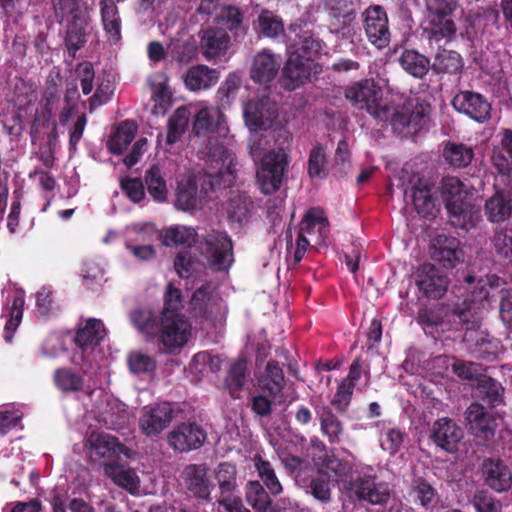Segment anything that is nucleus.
<instances>
[{
  "label": "nucleus",
  "instance_id": "nucleus-1",
  "mask_svg": "<svg viewBox=\"0 0 512 512\" xmlns=\"http://www.w3.org/2000/svg\"><path fill=\"white\" fill-rule=\"evenodd\" d=\"M344 97L352 106L367 111L375 119L389 121L393 131L401 138H409L428 129L430 104L422 101L412 107L391 109L382 104L383 90L372 78L361 79L346 86Z\"/></svg>",
  "mask_w": 512,
  "mask_h": 512
},
{
  "label": "nucleus",
  "instance_id": "nucleus-2",
  "mask_svg": "<svg viewBox=\"0 0 512 512\" xmlns=\"http://www.w3.org/2000/svg\"><path fill=\"white\" fill-rule=\"evenodd\" d=\"M207 149L204 174L183 180L177 186L175 206L179 210L193 211L201 208L211 199L216 187L229 186L235 180L233 152L216 142H210Z\"/></svg>",
  "mask_w": 512,
  "mask_h": 512
},
{
  "label": "nucleus",
  "instance_id": "nucleus-3",
  "mask_svg": "<svg viewBox=\"0 0 512 512\" xmlns=\"http://www.w3.org/2000/svg\"><path fill=\"white\" fill-rule=\"evenodd\" d=\"M499 278L495 275L486 279H479L469 297L453 308L454 322L465 330L463 342L469 353L483 361H495L502 351L500 340L480 330V317L476 309L484 306L494 295L491 294L497 287Z\"/></svg>",
  "mask_w": 512,
  "mask_h": 512
},
{
  "label": "nucleus",
  "instance_id": "nucleus-4",
  "mask_svg": "<svg viewBox=\"0 0 512 512\" xmlns=\"http://www.w3.org/2000/svg\"><path fill=\"white\" fill-rule=\"evenodd\" d=\"M427 26L424 34L429 43L440 45L451 42L457 32L455 13L459 8L457 0H425Z\"/></svg>",
  "mask_w": 512,
  "mask_h": 512
},
{
  "label": "nucleus",
  "instance_id": "nucleus-5",
  "mask_svg": "<svg viewBox=\"0 0 512 512\" xmlns=\"http://www.w3.org/2000/svg\"><path fill=\"white\" fill-rule=\"evenodd\" d=\"M289 157L284 149L271 150L263 155L258 165V189L270 195L277 192L285 179Z\"/></svg>",
  "mask_w": 512,
  "mask_h": 512
},
{
  "label": "nucleus",
  "instance_id": "nucleus-6",
  "mask_svg": "<svg viewBox=\"0 0 512 512\" xmlns=\"http://www.w3.org/2000/svg\"><path fill=\"white\" fill-rule=\"evenodd\" d=\"M453 109L479 124H485L492 118V104L488 98L473 90H459L451 100Z\"/></svg>",
  "mask_w": 512,
  "mask_h": 512
},
{
  "label": "nucleus",
  "instance_id": "nucleus-7",
  "mask_svg": "<svg viewBox=\"0 0 512 512\" xmlns=\"http://www.w3.org/2000/svg\"><path fill=\"white\" fill-rule=\"evenodd\" d=\"M284 386L282 367L276 360L268 361L265 373L258 377V389L268 393V397L258 394V416L264 417L271 414L272 404L280 396Z\"/></svg>",
  "mask_w": 512,
  "mask_h": 512
},
{
  "label": "nucleus",
  "instance_id": "nucleus-8",
  "mask_svg": "<svg viewBox=\"0 0 512 512\" xmlns=\"http://www.w3.org/2000/svg\"><path fill=\"white\" fill-rule=\"evenodd\" d=\"M87 449L90 460L102 464L104 469L107 462H116L121 454L127 458L132 454L116 437L106 433H91L87 440Z\"/></svg>",
  "mask_w": 512,
  "mask_h": 512
},
{
  "label": "nucleus",
  "instance_id": "nucleus-9",
  "mask_svg": "<svg viewBox=\"0 0 512 512\" xmlns=\"http://www.w3.org/2000/svg\"><path fill=\"white\" fill-rule=\"evenodd\" d=\"M232 241L225 232L208 233L201 245V251L215 270H226L233 263Z\"/></svg>",
  "mask_w": 512,
  "mask_h": 512
},
{
  "label": "nucleus",
  "instance_id": "nucleus-10",
  "mask_svg": "<svg viewBox=\"0 0 512 512\" xmlns=\"http://www.w3.org/2000/svg\"><path fill=\"white\" fill-rule=\"evenodd\" d=\"M348 490L357 500L372 505H383L390 498L389 485L376 475H359L349 482Z\"/></svg>",
  "mask_w": 512,
  "mask_h": 512
},
{
  "label": "nucleus",
  "instance_id": "nucleus-11",
  "mask_svg": "<svg viewBox=\"0 0 512 512\" xmlns=\"http://www.w3.org/2000/svg\"><path fill=\"white\" fill-rule=\"evenodd\" d=\"M363 17L365 34L370 43L379 49L387 47L391 33L385 9L380 5L369 6Z\"/></svg>",
  "mask_w": 512,
  "mask_h": 512
},
{
  "label": "nucleus",
  "instance_id": "nucleus-12",
  "mask_svg": "<svg viewBox=\"0 0 512 512\" xmlns=\"http://www.w3.org/2000/svg\"><path fill=\"white\" fill-rule=\"evenodd\" d=\"M434 185L427 179L419 178L410 190H405V197H410L415 211L428 220L437 217L440 203L433 194Z\"/></svg>",
  "mask_w": 512,
  "mask_h": 512
},
{
  "label": "nucleus",
  "instance_id": "nucleus-13",
  "mask_svg": "<svg viewBox=\"0 0 512 512\" xmlns=\"http://www.w3.org/2000/svg\"><path fill=\"white\" fill-rule=\"evenodd\" d=\"M191 332V324L183 315H168L161 319L159 339L167 350L173 351L188 342Z\"/></svg>",
  "mask_w": 512,
  "mask_h": 512
},
{
  "label": "nucleus",
  "instance_id": "nucleus-14",
  "mask_svg": "<svg viewBox=\"0 0 512 512\" xmlns=\"http://www.w3.org/2000/svg\"><path fill=\"white\" fill-rule=\"evenodd\" d=\"M316 68L314 61L301 58L299 53H291L282 69V87L294 91L309 80L312 72L317 73Z\"/></svg>",
  "mask_w": 512,
  "mask_h": 512
},
{
  "label": "nucleus",
  "instance_id": "nucleus-15",
  "mask_svg": "<svg viewBox=\"0 0 512 512\" xmlns=\"http://www.w3.org/2000/svg\"><path fill=\"white\" fill-rule=\"evenodd\" d=\"M462 438L461 427L449 417L437 419L430 430V440L447 453H455Z\"/></svg>",
  "mask_w": 512,
  "mask_h": 512
},
{
  "label": "nucleus",
  "instance_id": "nucleus-16",
  "mask_svg": "<svg viewBox=\"0 0 512 512\" xmlns=\"http://www.w3.org/2000/svg\"><path fill=\"white\" fill-rule=\"evenodd\" d=\"M416 284L424 296L437 300L447 292L449 280L435 265L424 264L418 270Z\"/></svg>",
  "mask_w": 512,
  "mask_h": 512
},
{
  "label": "nucleus",
  "instance_id": "nucleus-17",
  "mask_svg": "<svg viewBox=\"0 0 512 512\" xmlns=\"http://www.w3.org/2000/svg\"><path fill=\"white\" fill-rule=\"evenodd\" d=\"M172 419V407L169 403L163 402L155 406L144 407L139 419V426L146 436L153 437L165 430Z\"/></svg>",
  "mask_w": 512,
  "mask_h": 512
},
{
  "label": "nucleus",
  "instance_id": "nucleus-18",
  "mask_svg": "<svg viewBox=\"0 0 512 512\" xmlns=\"http://www.w3.org/2000/svg\"><path fill=\"white\" fill-rule=\"evenodd\" d=\"M206 440L205 431L196 423H182L168 434V443L176 451L197 449Z\"/></svg>",
  "mask_w": 512,
  "mask_h": 512
},
{
  "label": "nucleus",
  "instance_id": "nucleus-19",
  "mask_svg": "<svg viewBox=\"0 0 512 512\" xmlns=\"http://www.w3.org/2000/svg\"><path fill=\"white\" fill-rule=\"evenodd\" d=\"M139 239L152 241L159 237L153 225H145L138 230ZM162 244L165 246L191 245L196 238V232L191 227L173 226L165 229L160 235Z\"/></svg>",
  "mask_w": 512,
  "mask_h": 512
},
{
  "label": "nucleus",
  "instance_id": "nucleus-20",
  "mask_svg": "<svg viewBox=\"0 0 512 512\" xmlns=\"http://www.w3.org/2000/svg\"><path fill=\"white\" fill-rule=\"evenodd\" d=\"M481 472L485 484L498 493L508 491L512 486L511 470L500 458L484 459Z\"/></svg>",
  "mask_w": 512,
  "mask_h": 512
},
{
  "label": "nucleus",
  "instance_id": "nucleus-21",
  "mask_svg": "<svg viewBox=\"0 0 512 512\" xmlns=\"http://www.w3.org/2000/svg\"><path fill=\"white\" fill-rule=\"evenodd\" d=\"M465 421L470 434L483 440L494 436L496 421L483 405L472 403L465 412Z\"/></svg>",
  "mask_w": 512,
  "mask_h": 512
},
{
  "label": "nucleus",
  "instance_id": "nucleus-22",
  "mask_svg": "<svg viewBox=\"0 0 512 512\" xmlns=\"http://www.w3.org/2000/svg\"><path fill=\"white\" fill-rule=\"evenodd\" d=\"M446 211L451 226L464 232L474 229L481 220V210L470 198L455 205L451 204Z\"/></svg>",
  "mask_w": 512,
  "mask_h": 512
},
{
  "label": "nucleus",
  "instance_id": "nucleus-23",
  "mask_svg": "<svg viewBox=\"0 0 512 512\" xmlns=\"http://www.w3.org/2000/svg\"><path fill=\"white\" fill-rule=\"evenodd\" d=\"M463 252L460 241L453 236L438 235L431 246V258L444 268H454L461 260Z\"/></svg>",
  "mask_w": 512,
  "mask_h": 512
},
{
  "label": "nucleus",
  "instance_id": "nucleus-24",
  "mask_svg": "<svg viewBox=\"0 0 512 512\" xmlns=\"http://www.w3.org/2000/svg\"><path fill=\"white\" fill-rule=\"evenodd\" d=\"M104 474L116 486L124 489L132 495H136L140 490V477L135 469L130 466L119 462H107L104 469Z\"/></svg>",
  "mask_w": 512,
  "mask_h": 512
},
{
  "label": "nucleus",
  "instance_id": "nucleus-25",
  "mask_svg": "<svg viewBox=\"0 0 512 512\" xmlns=\"http://www.w3.org/2000/svg\"><path fill=\"white\" fill-rule=\"evenodd\" d=\"M484 211L488 221L492 223L508 220L512 216V191L497 188L486 200Z\"/></svg>",
  "mask_w": 512,
  "mask_h": 512
},
{
  "label": "nucleus",
  "instance_id": "nucleus-26",
  "mask_svg": "<svg viewBox=\"0 0 512 512\" xmlns=\"http://www.w3.org/2000/svg\"><path fill=\"white\" fill-rule=\"evenodd\" d=\"M315 413L320 423L323 436L327 437L329 444H339L344 434V425L332 409L325 404L316 405Z\"/></svg>",
  "mask_w": 512,
  "mask_h": 512
},
{
  "label": "nucleus",
  "instance_id": "nucleus-27",
  "mask_svg": "<svg viewBox=\"0 0 512 512\" xmlns=\"http://www.w3.org/2000/svg\"><path fill=\"white\" fill-rule=\"evenodd\" d=\"M183 80L188 90L196 92L214 86L219 80V74L217 70L199 64L190 67Z\"/></svg>",
  "mask_w": 512,
  "mask_h": 512
},
{
  "label": "nucleus",
  "instance_id": "nucleus-28",
  "mask_svg": "<svg viewBox=\"0 0 512 512\" xmlns=\"http://www.w3.org/2000/svg\"><path fill=\"white\" fill-rule=\"evenodd\" d=\"M105 336V328L101 320L88 319L84 325H80L76 336L75 343L83 353L93 350Z\"/></svg>",
  "mask_w": 512,
  "mask_h": 512
},
{
  "label": "nucleus",
  "instance_id": "nucleus-29",
  "mask_svg": "<svg viewBox=\"0 0 512 512\" xmlns=\"http://www.w3.org/2000/svg\"><path fill=\"white\" fill-rule=\"evenodd\" d=\"M492 163L499 174L509 176L512 172V129L502 130L498 146L494 147Z\"/></svg>",
  "mask_w": 512,
  "mask_h": 512
},
{
  "label": "nucleus",
  "instance_id": "nucleus-30",
  "mask_svg": "<svg viewBox=\"0 0 512 512\" xmlns=\"http://www.w3.org/2000/svg\"><path fill=\"white\" fill-rule=\"evenodd\" d=\"M184 479L187 489L195 496L209 499L210 483L207 479V468L205 465H189L185 468Z\"/></svg>",
  "mask_w": 512,
  "mask_h": 512
},
{
  "label": "nucleus",
  "instance_id": "nucleus-31",
  "mask_svg": "<svg viewBox=\"0 0 512 512\" xmlns=\"http://www.w3.org/2000/svg\"><path fill=\"white\" fill-rule=\"evenodd\" d=\"M328 15L335 19L342 28L349 26L356 18L354 0H319Z\"/></svg>",
  "mask_w": 512,
  "mask_h": 512
},
{
  "label": "nucleus",
  "instance_id": "nucleus-32",
  "mask_svg": "<svg viewBox=\"0 0 512 512\" xmlns=\"http://www.w3.org/2000/svg\"><path fill=\"white\" fill-rule=\"evenodd\" d=\"M314 463L317 466L319 475L336 481L342 480L351 470L348 462L340 460L334 454L319 456L317 459H314Z\"/></svg>",
  "mask_w": 512,
  "mask_h": 512
},
{
  "label": "nucleus",
  "instance_id": "nucleus-33",
  "mask_svg": "<svg viewBox=\"0 0 512 512\" xmlns=\"http://www.w3.org/2000/svg\"><path fill=\"white\" fill-rule=\"evenodd\" d=\"M442 155L450 167L461 169L471 164L474 158V151L472 147L464 143L447 141L444 144Z\"/></svg>",
  "mask_w": 512,
  "mask_h": 512
},
{
  "label": "nucleus",
  "instance_id": "nucleus-34",
  "mask_svg": "<svg viewBox=\"0 0 512 512\" xmlns=\"http://www.w3.org/2000/svg\"><path fill=\"white\" fill-rule=\"evenodd\" d=\"M464 67L462 56L453 50L440 49L434 56L431 69L436 74L454 75Z\"/></svg>",
  "mask_w": 512,
  "mask_h": 512
},
{
  "label": "nucleus",
  "instance_id": "nucleus-35",
  "mask_svg": "<svg viewBox=\"0 0 512 512\" xmlns=\"http://www.w3.org/2000/svg\"><path fill=\"white\" fill-rule=\"evenodd\" d=\"M399 64L414 78H424L431 69L430 59L413 49H405L399 57Z\"/></svg>",
  "mask_w": 512,
  "mask_h": 512
},
{
  "label": "nucleus",
  "instance_id": "nucleus-36",
  "mask_svg": "<svg viewBox=\"0 0 512 512\" xmlns=\"http://www.w3.org/2000/svg\"><path fill=\"white\" fill-rule=\"evenodd\" d=\"M252 205V200L245 192L233 190L223 204V209L230 220L240 223L250 214Z\"/></svg>",
  "mask_w": 512,
  "mask_h": 512
},
{
  "label": "nucleus",
  "instance_id": "nucleus-37",
  "mask_svg": "<svg viewBox=\"0 0 512 512\" xmlns=\"http://www.w3.org/2000/svg\"><path fill=\"white\" fill-rule=\"evenodd\" d=\"M439 190L445 209L450 208L451 204L455 205L469 198L464 183L455 176L444 177L441 180Z\"/></svg>",
  "mask_w": 512,
  "mask_h": 512
},
{
  "label": "nucleus",
  "instance_id": "nucleus-38",
  "mask_svg": "<svg viewBox=\"0 0 512 512\" xmlns=\"http://www.w3.org/2000/svg\"><path fill=\"white\" fill-rule=\"evenodd\" d=\"M229 45V36L222 29H208L201 39L204 56L211 59L225 52Z\"/></svg>",
  "mask_w": 512,
  "mask_h": 512
},
{
  "label": "nucleus",
  "instance_id": "nucleus-39",
  "mask_svg": "<svg viewBox=\"0 0 512 512\" xmlns=\"http://www.w3.org/2000/svg\"><path fill=\"white\" fill-rule=\"evenodd\" d=\"M223 113L216 107H203L194 116L192 129L195 134L213 132L223 121Z\"/></svg>",
  "mask_w": 512,
  "mask_h": 512
},
{
  "label": "nucleus",
  "instance_id": "nucleus-40",
  "mask_svg": "<svg viewBox=\"0 0 512 512\" xmlns=\"http://www.w3.org/2000/svg\"><path fill=\"white\" fill-rule=\"evenodd\" d=\"M101 19L106 33L113 41H118L121 37V19L118 8L114 0H102Z\"/></svg>",
  "mask_w": 512,
  "mask_h": 512
},
{
  "label": "nucleus",
  "instance_id": "nucleus-41",
  "mask_svg": "<svg viewBox=\"0 0 512 512\" xmlns=\"http://www.w3.org/2000/svg\"><path fill=\"white\" fill-rule=\"evenodd\" d=\"M137 125L133 121H124L119 124L108 140V147L114 154H121L134 140Z\"/></svg>",
  "mask_w": 512,
  "mask_h": 512
},
{
  "label": "nucleus",
  "instance_id": "nucleus-42",
  "mask_svg": "<svg viewBox=\"0 0 512 512\" xmlns=\"http://www.w3.org/2000/svg\"><path fill=\"white\" fill-rule=\"evenodd\" d=\"M289 31L295 33L299 40L296 42L298 48L293 53H299V56L307 61H314V58L321 52L322 45L319 40L305 32L300 35L301 24L295 22L289 26Z\"/></svg>",
  "mask_w": 512,
  "mask_h": 512
},
{
  "label": "nucleus",
  "instance_id": "nucleus-43",
  "mask_svg": "<svg viewBox=\"0 0 512 512\" xmlns=\"http://www.w3.org/2000/svg\"><path fill=\"white\" fill-rule=\"evenodd\" d=\"M477 397L490 407H496L503 402L504 388L495 379L483 376L477 386Z\"/></svg>",
  "mask_w": 512,
  "mask_h": 512
},
{
  "label": "nucleus",
  "instance_id": "nucleus-44",
  "mask_svg": "<svg viewBox=\"0 0 512 512\" xmlns=\"http://www.w3.org/2000/svg\"><path fill=\"white\" fill-rule=\"evenodd\" d=\"M191 112L188 107L182 106L176 109L168 121V131L166 141L168 144H174L181 139L186 132L190 122Z\"/></svg>",
  "mask_w": 512,
  "mask_h": 512
},
{
  "label": "nucleus",
  "instance_id": "nucleus-45",
  "mask_svg": "<svg viewBox=\"0 0 512 512\" xmlns=\"http://www.w3.org/2000/svg\"><path fill=\"white\" fill-rule=\"evenodd\" d=\"M307 174L312 179H325L329 174L328 158L325 148L317 143L310 150L307 162Z\"/></svg>",
  "mask_w": 512,
  "mask_h": 512
},
{
  "label": "nucleus",
  "instance_id": "nucleus-46",
  "mask_svg": "<svg viewBox=\"0 0 512 512\" xmlns=\"http://www.w3.org/2000/svg\"><path fill=\"white\" fill-rule=\"evenodd\" d=\"M281 58L266 50L258 52V83L272 81L280 68Z\"/></svg>",
  "mask_w": 512,
  "mask_h": 512
},
{
  "label": "nucleus",
  "instance_id": "nucleus-47",
  "mask_svg": "<svg viewBox=\"0 0 512 512\" xmlns=\"http://www.w3.org/2000/svg\"><path fill=\"white\" fill-rule=\"evenodd\" d=\"M411 495L416 503L428 509L436 503L437 492L435 488L423 477L412 481Z\"/></svg>",
  "mask_w": 512,
  "mask_h": 512
},
{
  "label": "nucleus",
  "instance_id": "nucleus-48",
  "mask_svg": "<svg viewBox=\"0 0 512 512\" xmlns=\"http://www.w3.org/2000/svg\"><path fill=\"white\" fill-rule=\"evenodd\" d=\"M215 479L218 482L221 496L231 495L236 489L237 469L236 466L229 463H220L215 469Z\"/></svg>",
  "mask_w": 512,
  "mask_h": 512
},
{
  "label": "nucleus",
  "instance_id": "nucleus-49",
  "mask_svg": "<svg viewBox=\"0 0 512 512\" xmlns=\"http://www.w3.org/2000/svg\"><path fill=\"white\" fill-rule=\"evenodd\" d=\"M145 183L149 194L154 200L158 202L167 200L168 188L158 166H152L146 171Z\"/></svg>",
  "mask_w": 512,
  "mask_h": 512
},
{
  "label": "nucleus",
  "instance_id": "nucleus-50",
  "mask_svg": "<svg viewBox=\"0 0 512 512\" xmlns=\"http://www.w3.org/2000/svg\"><path fill=\"white\" fill-rule=\"evenodd\" d=\"M130 319L136 329L142 334L153 337L157 332L156 316L151 310L137 309L131 312Z\"/></svg>",
  "mask_w": 512,
  "mask_h": 512
},
{
  "label": "nucleus",
  "instance_id": "nucleus-51",
  "mask_svg": "<svg viewBox=\"0 0 512 512\" xmlns=\"http://www.w3.org/2000/svg\"><path fill=\"white\" fill-rule=\"evenodd\" d=\"M246 370L245 359H239L230 366L225 385L233 397H238L237 391L244 385Z\"/></svg>",
  "mask_w": 512,
  "mask_h": 512
},
{
  "label": "nucleus",
  "instance_id": "nucleus-52",
  "mask_svg": "<svg viewBox=\"0 0 512 512\" xmlns=\"http://www.w3.org/2000/svg\"><path fill=\"white\" fill-rule=\"evenodd\" d=\"M258 27L266 37L275 38L284 32L282 19L268 10H263L258 16Z\"/></svg>",
  "mask_w": 512,
  "mask_h": 512
},
{
  "label": "nucleus",
  "instance_id": "nucleus-53",
  "mask_svg": "<svg viewBox=\"0 0 512 512\" xmlns=\"http://www.w3.org/2000/svg\"><path fill=\"white\" fill-rule=\"evenodd\" d=\"M54 382L64 392H76L83 387L82 377L67 368H59L54 372Z\"/></svg>",
  "mask_w": 512,
  "mask_h": 512
},
{
  "label": "nucleus",
  "instance_id": "nucleus-54",
  "mask_svg": "<svg viewBox=\"0 0 512 512\" xmlns=\"http://www.w3.org/2000/svg\"><path fill=\"white\" fill-rule=\"evenodd\" d=\"M167 52L181 65L188 64L197 56V49L193 44L180 40H171Z\"/></svg>",
  "mask_w": 512,
  "mask_h": 512
},
{
  "label": "nucleus",
  "instance_id": "nucleus-55",
  "mask_svg": "<svg viewBox=\"0 0 512 512\" xmlns=\"http://www.w3.org/2000/svg\"><path fill=\"white\" fill-rule=\"evenodd\" d=\"M300 228L301 231L307 232V234L314 233L317 228L319 237L324 240L329 233V221L327 217L313 211H309L302 220Z\"/></svg>",
  "mask_w": 512,
  "mask_h": 512
},
{
  "label": "nucleus",
  "instance_id": "nucleus-56",
  "mask_svg": "<svg viewBox=\"0 0 512 512\" xmlns=\"http://www.w3.org/2000/svg\"><path fill=\"white\" fill-rule=\"evenodd\" d=\"M87 20L81 17H75L74 21L68 26L66 44L69 50H78L86 41L85 29Z\"/></svg>",
  "mask_w": 512,
  "mask_h": 512
},
{
  "label": "nucleus",
  "instance_id": "nucleus-57",
  "mask_svg": "<svg viewBox=\"0 0 512 512\" xmlns=\"http://www.w3.org/2000/svg\"><path fill=\"white\" fill-rule=\"evenodd\" d=\"M258 477L261 478L265 487L272 495L282 492V485L275 474L274 469L268 461L262 460L258 455Z\"/></svg>",
  "mask_w": 512,
  "mask_h": 512
},
{
  "label": "nucleus",
  "instance_id": "nucleus-58",
  "mask_svg": "<svg viewBox=\"0 0 512 512\" xmlns=\"http://www.w3.org/2000/svg\"><path fill=\"white\" fill-rule=\"evenodd\" d=\"M127 363L134 374L150 373L156 368L155 359L141 351H133L128 355Z\"/></svg>",
  "mask_w": 512,
  "mask_h": 512
},
{
  "label": "nucleus",
  "instance_id": "nucleus-59",
  "mask_svg": "<svg viewBox=\"0 0 512 512\" xmlns=\"http://www.w3.org/2000/svg\"><path fill=\"white\" fill-rule=\"evenodd\" d=\"M277 118L278 106L275 102L269 103L265 97L258 100V130L270 128Z\"/></svg>",
  "mask_w": 512,
  "mask_h": 512
},
{
  "label": "nucleus",
  "instance_id": "nucleus-60",
  "mask_svg": "<svg viewBox=\"0 0 512 512\" xmlns=\"http://www.w3.org/2000/svg\"><path fill=\"white\" fill-rule=\"evenodd\" d=\"M24 298L15 296L10 308V318L5 325L4 338L11 341L14 331L17 329L23 315Z\"/></svg>",
  "mask_w": 512,
  "mask_h": 512
},
{
  "label": "nucleus",
  "instance_id": "nucleus-61",
  "mask_svg": "<svg viewBox=\"0 0 512 512\" xmlns=\"http://www.w3.org/2000/svg\"><path fill=\"white\" fill-rule=\"evenodd\" d=\"M309 489L311 495L321 503L331 501V479L318 474L310 480Z\"/></svg>",
  "mask_w": 512,
  "mask_h": 512
},
{
  "label": "nucleus",
  "instance_id": "nucleus-62",
  "mask_svg": "<svg viewBox=\"0 0 512 512\" xmlns=\"http://www.w3.org/2000/svg\"><path fill=\"white\" fill-rule=\"evenodd\" d=\"M494 246L498 255L508 258L512 263V226L496 231Z\"/></svg>",
  "mask_w": 512,
  "mask_h": 512
},
{
  "label": "nucleus",
  "instance_id": "nucleus-63",
  "mask_svg": "<svg viewBox=\"0 0 512 512\" xmlns=\"http://www.w3.org/2000/svg\"><path fill=\"white\" fill-rule=\"evenodd\" d=\"M452 368L453 372L461 379L479 382L484 376L481 365L474 362L456 361Z\"/></svg>",
  "mask_w": 512,
  "mask_h": 512
},
{
  "label": "nucleus",
  "instance_id": "nucleus-64",
  "mask_svg": "<svg viewBox=\"0 0 512 512\" xmlns=\"http://www.w3.org/2000/svg\"><path fill=\"white\" fill-rule=\"evenodd\" d=\"M104 270L95 262H86L82 270V278L84 284L88 288H95L101 286L105 282Z\"/></svg>",
  "mask_w": 512,
  "mask_h": 512
}]
</instances>
